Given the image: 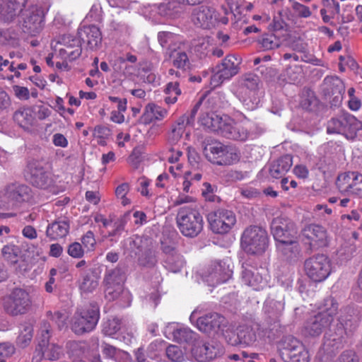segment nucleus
Here are the masks:
<instances>
[{
  "instance_id": "nucleus-1",
  "label": "nucleus",
  "mask_w": 362,
  "mask_h": 362,
  "mask_svg": "<svg viewBox=\"0 0 362 362\" xmlns=\"http://www.w3.org/2000/svg\"><path fill=\"white\" fill-rule=\"evenodd\" d=\"M343 320L341 317H339L340 323L332 329L331 323L322 318L321 315L315 314L305 321L302 332L305 337H317L328 329L324 337V346L327 347V350L332 351V349L339 348L344 341L346 329L342 322Z\"/></svg>"
},
{
  "instance_id": "nucleus-2",
  "label": "nucleus",
  "mask_w": 362,
  "mask_h": 362,
  "mask_svg": "<svg viewBox=\"0 0 362 362\" xmlns=\"http://www.w3.org/2000/svg\"><path fill=\"white\" fill-rule=\"evenodd\" d=\"M175 220L180 232L187 238L197 237L204 228L203 216L194 204L180 206Z\"/></svg>"
},
{
  "instance_id": "nucleus-3",
  "label": "nucleus",
  "mask_w": 362,
  "mask_h": 362,
  "mask_svg": "<svg viewBox=\"0 0 362 362\" xmlns=\"http://www.w3.org/2000/svg\"><path fill=\"white\" fill-rule=\"evenodd\" d=\"M259 83L258 76L251 72L242 75L238 79L237 97L247 110L256 109L260 103Z\"/></svg>"
},
{
  "instance_id": "nucleus-4",
  "label": "nucleus",
  "mask_w": 362,
  "mask_h": 362,
  "mask_svg": "<svg viewBox=\"0 0 362 362\" xmlns=\"http://www.w3.org/2000/svg\"><path fill=\"white\" fill-rule=\"evenodd\" d=\"M241 245L247 253L262 254L268 245L267 231L256 226L247 228L241 237Z\"/></svg>"
},
{
  "instance_id": "nucleus-5",
  "label": "nucleus",
  "mask_w": 362,
  "mask_h": 362,
  "mask_svg": "<svg viewBox=\"0 0 362 362\" xmlns=\"http://www.w3.org/2000/svg\"><path fill=\"white\" fill-rule=\"evenodd\" d=\"M99 320V310L95 305L78 308L72 319L71 329L77 334L92 331Z\"/></svg>"
},
{
  "instance_id": "nucleus-6",
  "label": "nucleus",
  "mask_w": 362,
  "mask_h": 362,
  "mask_svg": "<svg viewBox=\"0 0 362 362\" xmlns=\"http://www.w3.org/2000/svg\"><path fill=\"white\" fill-rule=\"evenodd\" d=\"M204 153L209 161L218 165H229L239 160L237 150L221 143H214L204 148Z\"/></svg>"
},
{
  "instance_id": "nucleus-7",
  "label": "nucleus",
  "mask_w": 362,
  "mask_h": 362,
  "mask_svg": "<svg viewBox=\"0 0 362 362\" xmlns=\"http://www.w3.org/2000/svg\"><path fill=\"white\" fill-rule=\"evenodd\" d=\"M211 230L216 234L228 233L236 223L234 212L226 209H217L208 214Z\"/></svg>"
},
{
  "instance_id": "nucleus-8",
  "label": "nucleus",
  "mask_w": 362,
  "mask_h": 362,
  "mask_svg": "<svg viewBox=\"0 0 362 362\" xmlns=\"http://www.w3.org/2000/svg\"><path fill=\"white\" fill-rule=\"evenodd\" d=\"M31 305L32 300L28 292L19 288L13 289L4 303L5 311L14 316L27 313Z\"/></svg>"
},
{
  "instance_id": "nucleus-9",
  "label": "nucleus",
  "mask_w": 362,
  "mask_h": 362,
  "mask_svg": "<svg viewBox=\"0 0 362 362\" xmlns=\"http://www.w3.org/2000/svg\"><path fill=\"white\" fill-rule=\"evenodd\" d=\"M304 266L306 274L316 282L325 280L331 272L330 261L324 255H314L308 258Z\"/></svg>"
},
{
  "instance_id": "nucleus-10",
  "label": "nucleus",
  "mask_w": 362,
  "mask_h": 362,
  "mask_svg": "<svg viewBox=\"0 0 362 362\" xmlns=\"http://www.w3.org/2000/svg\"><path fill=\"white\" fill-rule=\"evenodd\" d=\"M241 59L234 54L227 55L222 62L216 66V72L211 78V85L216 87L225 80L236 75L240 70Z\"/></svg>"
},
{
  "instance_id": "nucleus-11",
  "label": "nucleus",
  "mask_w": 362,
  "mask_h": 362,
  "mask_svg": "<svg viewBox=\"0 0 362 362\" xmlns=\"http://www.w3.org/2000/svg\"><path fill=\"white\" fill-rule=\"evenodd\" d=\"M271 230L274 239L279 243H292V240H297V228L287 218L277 217L274 218L271 224Z\"/></svg>"
},
{
  "instance_id": "nucleus-12",
  "label": "nucleus",
  "mask_w": 362,
  "mask_h": 362,
  "mask_svg": "<svg viewBox=\"0 0 362 362\" xmlns=\"http://www.w3.org/2000/svg\"><path fill=\"white\" fill-rule=\"evenodd\" d=\"M223 346L221 344L212 341L205 342L197 340L192 345V355L199 362H205L212 360L223 354Z\"/></svg>"
},
{
  "instance_id": "nucleus-13",
  "label": "nucleus",
  "mask_w": 362,
  "mask_h": 362,
  "mask_svg": "<svg viewBox=\"0 0 362 362\" xmlns=\"http://www.w3.org/2000/svg\"><path fill=\"white\" fill-rule=\"evenodd\" d=\"M3 196L14 204L24 202L33 203L31 189L24 184L11 182L7 184L2 190Z\"/></svg>"
},
{
  "instance_id": "nucleus-14",
  "label": "nucleus",
  "mask_w": 362,
  "mask_h": 362,
  "mask_svg": "<svg viewBox=\"0 0 362 362\" xmlns=\"http://www.w3.org/2000/svg\"><path fill=\"white\" fill-rule=\"evenodd\" d=\"M336 185L341 193L360 195L362 194V174L348 172L339 175Z\"/></svg>"
},
{
  "instance_id": "nucleus-15",
  "label": "nucleus",
  "mask_w": 362,
  "mask_h": 362,
  "mask_svg": "<svg viewBox=\"0 0 362 362\" xmlns=\"http://www.w3.org/2000/svg\"><path fill=\"white\" fill-rule=\"evenodd\" d=\"M27 180L35 187L45 189L51 183L49 173L38 160H30L27 165Z\"/></svg>"
},
{
  "instance_id": "nucleus-16",
  "label": "nucleus",
  "mask_w": 362,
  "mask_h": 362,
  "mask_svg": "<svg viewBox=\"0 0 362 362\" xmlns=\"http://www.w3.org/2000/svg\"><path fill=\"white\" fill-rule=\"evenodd\" d=\"M44 10L40 6H32L25 14L23 30L31 35H36L44 25Z\"/></svg>"
},
{
  "instance_id": "nucleus-17",
  "label": "nucleus",
  "mask_w": 362,
  "mask_h": 362,
  "mask_svg": "<svg viewBox=\"0 0 362 362\" xmlns=\"http://www.w3.org/2000/svg\"><path fill=\"white\" fill-rule=\"evenodd\" d=\"M231 270L221 262H214L202 275L203 279L211 286L227 281L231 276Z\"/></svg>"
},
{
  "instance_id": "nucleus-18",
  "label": "nucleus",
  "mask_w": 362,
  "mask_h": 362,
  "mask_svg": "<svg viewBox=\"0 0 362 362\" xmlns=\"http://www.w3.org/2000/svg\"><path fill=\"white\" fill-rule=\"evenodd\" d=\"M161 250L164 255V267L173 273L180 272L185 264V260L176 247L172 244L162 243Z\"/></svg>"
},
{
  "instance_id": "nucleus-19",
  "label": "nucleus",
  "mask_w": 362,
  "mask_h": 362,
  "mask_svg": "<svg viewBox=\"0 0 362 362\" xmlns=\"http://www.w3.org/2000/svg\"><path fill=\"white\" fill-rule=\"evenodd\" d=\"M226 323V320L223 316L214 313L199 317L197 325L201 332L210 333L223 330Z\"/></svg>"
},
{
  "instance_id": "nucleus-20",
  "label": "nucleus",
  "mask_w": 362,
  "mask_h": 362,
  "mask_svg": "<svg viewBox=\"0 0 362 362\" xmlns=\"http://www.w3.org/2000/svg\"><path fill=\"white\" fill-rule=\"evenodd\" d=\"M220 134L230 139L245 141L249 136V132L243 124L225 117V124H223Z\"/></svg>"
},
{
  "instance_id": "nucleus-21",
  "label": "nucleus",
  "mask_w": 362,
  "mask_h": 362,
  "mask_svg": "<svg viewBox=\"0 0 362 362\" xmlns=\"http://www.w3.org/2000/svg\"><path fill=\"white\" fill-rule=\"evenodd\" d=\"M303 236L309 240L311 247H324L327 244L326 230L319 225H310L303 230Z\"/></svg>"
},
{
  "instance_id": "nucleus-22",
  "label": "nucleus",
  "mask_w": 362,
  "mask_h": 362,
  "mask_svg": "<svg viewBox=\"0 0 362 362\" xmlns=\"http://www.w3.org/2000/svg\"><path fill=\"white\" fill-rule=\"evenodd\" d=\"M78 35L80 42L86 44L91 49L98 47L102 40L99 28L93 25L81 26L78 29Z\"/></svg>"
},
{
  "instance_id": "nucleus-23",
  "label": "nucleus",
  "mask_w": 362,
  "mask_h": 362,
  "mask_svg": "<svg viewBox=\"0 0 362 362\" xmlns=\"http://www.w3.org/2000/svg\"><path fill=\"white\" fill-rule=\"evenodd\" d=\"M215 13L214 8L201 6L194 10L192 20L197 26L209 29L214 25Z\"/></svg>"
},
{
  "instance_id": "nucleus-24",
  "label": "nucleus",
  "mask_w": 362,
  "mask_h": 362,
  "mask_svg": "<svg viewBox=\"0 0 362 362\" xmlns=\"http://www.w3.org/2000/svg\"><path fill=\"white\" fill-rule=\"evenodd\" d=\"M14 122L25 131H30L35 124L34 107H23L17 110L13 116Z\"/></svg>"
},
{
  "instance_id": "nucleus-25",
  "label": "nucleus",
  "mask_w": 362,
  "mask_h": 362,
  "mask_svg": "<svg viewBox=\"0 0 362 362\" xmlns=\"http://www.w3.org/2000/svg\"><path fill=\"white\" fill-rule=\"evenodd\" d=\"M338 307L337 300L333 297L329 296L320 303L317 314L332 325L338 313Z\"/></svg>"
},
{
  "instance_id": "nucleus-26",
  "label": "nucleus",
  "mask_w": 362,
  "mask_h": 362,
  "mask_svg": "<svg viewBox=\"0 0 362 362\" xmlns=\"http://www.w3.org/2000/svg\"><path fill=\"white\" fill-rule=\"evenodd\" d=\"M69 221L67 219H59L48 224L46 235L50 240H58L66 237L69 232Z\"/></svg>"
},
{
  "instance_id": "nucleus-27",
  "label": "nucleus",
  "mask_w": 362,
  "mask_h": 362,
  "mask_svg": "<svg viewBox=\"0 0 362 362\" xmlns=\"http://www.w3.org/2000/svg\"><path fill=\"white\" fill-rule=\"evenodd\" d=\"M342 120L344 123L342 134L345 135L346 138L353 139L356 136L358 132L362 130V122L354 115L344 112L342 113Z\"/></svg>"
},
{
  "instance_id": "nucleus-28",
  "label": "nucleus",
  "mask_w": 362,
  "mask_h": 362,
  "mask_svg": "<svg viewBox=\"0 0 362 362\" xmlns=\"http://www.w3.org/2000/svg\"><path fill=\"white\" fill-rule=\"evenodd\" d=\"M292 165V156L288 154L284 155L272 163L269 174L274 178H280L290 170Z\"/></svg>"
},
{
  "instance_id": "nucleus-29",
  "label": "nucleus",
  "mask_w": 362,
  "mask_h": 362,
  "mask_svg": "<svg viewBox=\"0 0 362 362\" xmlns=\"http://www.w3.org/2000/svg\"><path fill=\"white\" fill-rule=\"evenodd\" d=\"M324 85L328 94L334 95V104L340 103L344 93L343 82L337 77H327L324 80Z\"/></svg>"
},
{
  "instance_id": "nucleus-30",
  "label": "nucleus",
  "mask_w": 362,
  "mask_h": 362,
  "mask_svg": "<svg viewBox=\"0 0 362 362\" xmlns=\"http://www.w3.org/2000/svg\"><path fill=\"white\" fill-rule=\"evenodd\" d=\"M190 123L189 119L186 115L179 117L177 121L172 124L168 139L171 144H176L181 139L187 125Z\"/></svg>"
},
{
  "instance_id": "nucleus-31",
  "label": "nucleus",
  "mask_w": 362,
  "mask_h": 362,
  "mask_svg": "<svg viewBox=\"0 0 362 362\" xmlns=\"http://www.w3.org/2000/svg\"><path fill=\"white\" fill-rule=\"evenodd\" d=\"M26 0H7V2L1 11V15L6 21H11L23 11Z\"/></svg>"
},
{
  "instance_id": "nucleus-32",
  "label": "nucleus",
  "mask_w": 362,
  "mask_h": 362,
  "mask_svg": "<svg viewBox=\"0 0 362 362\" xmlns=\"http://www.w3.org/2000/svg\"><path fill=\"white\" fill-rule=\"evenodd\" d=\"M242 280L245 284L259 290L265 285V280L255 269L244 268L242 272Z\"/></svg>"
},
{
  "instance_id": "nucleus-33",
  "label": "nucleus",
  "mask_w": 362,
  "mask_h": 362,
  "mask_svg": "<svg viewBox=\"0 0 362 362\" xmlns=\"http://www.w3.org/2000/svg\"><path fill=\"white\" fill-rule=\"evenodd\" d=\"M138 256V264L141 267L153 268L157 264L156 253L148 244L144 247L142 251H139Z\"/></svg>"
},
{
  "instance_id": "nucleus-34",
  "label": "nucleus",
  "mask_w": 362,
  "mask_h": 362,
  "mask_svg": "<svg viewBox=\"0 0 362 362\" xmlns=\"http://www.w3.org/2000/svg\"><path fill=\"white\" fill-rule=\"evenodd\" d=\"M168 114V111L155 104H148L146 106L144 112L142 115L143 122L149 124L154 120H160Z\"/></svg>"
},
{
  "instance_id": "nucleus-35",
  "label": "nucleus",
  "mask_w": 362,
  "mask_h": 362,
  "mask_svg": "<svg viewBox=\"0 0 362 362\" xmlns=\"http://www.w3.org/2000/svg\"><path fill=\"white\" fill-rule=\"evenodd\" d=\"M201 123L211 131L220 134L223 124H225V117L223 118L214 112L207 113L201 118Z\"/></svg>"
},
{
  "instance_id": "nucleus-36",
  "label": "nucleus",
  "mask_w": 362,
  "mask_h": 362,
  "mask_svg": "<svg viewBox=\"0 0 362 362\" xmlns=\"http://www.w3.org/2000/svg\"><path fill=\"white\" fill-rule=\"evenodd\" d=\"M238 346L246 347L253 344L257 336L254 329L247 325H241L238 327Z\"/></svg>"
},
{
  "instance_id": "nucleus-37",
  "label": "nucleus",
  "mask_w": 362,
  "mask_h": 362,
  "mask_svg": "<svg viewBox=\"0 0 362 362\" xmlns=\"http://www.w3.org/2000/svg\"><path fill=\"white\" fill-rule=\"evenodd\" d=\"M280 346L282 350V356L284 358L288 357L293 353L296 352L300 346H303V343L293 336L288 335L284 337L281 342Z\"/></svg>"
},
{
  "instance_id": "nucleus-38",
  "label": "nucleus",
  "mask_w": 362,
  "mask_h": 362,
  "mask_svg": "<svg viewBox=\"0 0 362 362\" xmlns=\"http://www.w3.org/2000/svg\"><path fill=\"white\" fill-rule=\"evenodd\" d=\"M173 65L180 69L182 71H185L190 67V62L186 52L178 49H174L170 53Z\"/></svg>"
},
{
  "instance_id": "nucleus-39",
  "label": "nucleus",
  "mask_w": 362,
  "mask_h": 362,
  "mask_svg": "<svg viewBox=\"0 0 362 362\" xmlns=\"http://www.w3.org/2000/svg\"><path fill=\"white\" fill-rule=\"evenodd\" d=\"M173 339L180 343L194 344L197 341V334L188 327H181L173 332Z\"/></svg>"
},
{
  "instance_id": "nucleus-40",
  "label": "nucleus",
  "mask_w": 362,
  "mask_h": 362,
  "mask_svg": "<svg viewBox=\"0 0 362 362\" xmlns=\"http://www.w3.org/2000/svg\"><path fill=\"white\" fill-rule=\"evenodd\" d=\"M51 45L54 52H58L62 59L73 61L79 57L81 54L82 49L81 45H76V47L74 48H57V45H54V42H52Z\"/></svg>"
},
{
  "instance_id": "nucleus-41",
  "label": "nucleus",
  "mask_w": 362,
  "mask_h": 362,
  "mask_svg": "<svg viewBox=\"0 0 362 362\" xmlns=\"http://www.w3.org/2000/svg\"><path fill=\"white\" fill-rule=\"evenodd\" d=\"M277 247L287 259L297 257L300 252V247L297 240H292V243H278Z\"/></svg>"
},
{
  "instance_id": "nucleus-42",
  "label": "nucleus",
  "mask_w": 362,
  "mask_h": 362,
  "mask_svg": "<svg viewBox=\"0 0 362 362\" xmlns=\"http://www.w3.org/2000/svg\"><path fill=\"white\" fill-rule=\"evenodd\" d=\"M33 337V327L32 325L26 323L22 325V329L17 338L16 344L21 348L27 347L31 342Z\"/></svg>"
},
{
  "instance_id": "nucleus-43",
  "label": "nucleus",
  "mask_w": 362,
  "mask_h": 362,
  "mask_svg": "<svg viewBox=\"0 0 362 362\" xmlns=\"http://www.w3.org/2000/svg\"><path fill=\"white\" fill-rule=\"evenodd\" d=\"M146 240H143L141 238L136 236L135 238H128L123 242V247L125 250L130 252H134L137 255L139 251H142L144 247L146 245Z\"/></svg>"
},
{
  "instance_id": "nucleus-44",
  "label": "nucleus",
  "mask_w": 362,
  "mask_h": 362,
  "mask_svg": "<svg viewBox=\"0 0 362 362\" xmlns=\"http://www.w3.org/2000/svg\"><path fill=\"white\" fill-rule=\"evenodd\" d=\"M51 326L49 322H43L41 325L40 332L37 337V347L45 349L48 346L51 337Z\"/></svg>"
},
{
  "instance_id": "nucleus-45",
  "label": "nucleus",
  "mask_w": 362,
  "mask_h": 362,
  "mask_svg": "<svg viewBox=\"0 0 362 362\" xmlns=\"http://www.w3.org/2000/svg\"><path fill=\"white\" fill-rule=\"evenodd\" d=\"M124 280V274L120 267L111 270L105 275V282L106 284L122 286Z\"/></svg>"
},
{
  "instance_id": "nucleus-46",
  "label": "nucleus",
  "mask_w": 362,
  "mask_h": 362,
  "mask_svg": "<svg viewBox=\"0 0 362 362\" xmlns=\"http://www.w3.org/2000/svg\"><path fill=\"white\" fill-rule=\"evenodd\" d=\"M45 358L49 361H57L60 358L63 354L62 346L56 344L51 343L44 349Z\"/></svg>"
},
{
  "instance_id": "nucleus-47",
  "label": "nucleus",
  "mask_w": 362,
  "mask_h": 362,
  "mask_svg": "<svg viewBox=\"0 0 362 362\" xmlns=\"http://www.w3.org/2000/svg\"><path fill=\"white\" fill-rule=\"evenodd\" d=\"M342 114L331 118L327 124V134H341L343 132Z\"/></svg>"
},
{
  "instance_id": "nucleus-48",
  "label": "nucleus",
  "mask_w": 362,
  "mask_h": 362,
  "mask_svg": "<svg viewBox=\"0 0 362 362\" xmlns=\"http://www.w3.org/2000/svg\"><path fill=\"white\" fill-rule=\"evenodd\" d=\"M19 248L14 245H6L1 250L4 258L11 264L17 262Z\"/></svg>"
},
{
  "instance_id": "nucleus-49",
  "label": "nucleus",
  "mask_w": 362,
  "mask_h": 362,
  "mask_svg": "<svg viewBox=\"0 0 362 362\" xmlns=\"http://www.w3.org/2000/svg\"><path fill=\"white\" fill-rule=\"evenodd\" d=\"M54 45H57V48H74L76 45H79L80 40L70 35H64L59 37L58 40H53Z\"/></svg>"
},
{
  "instance_id": "nucleus-50",
  "label": "nucleus",
  "mask_w": 362,
  "mask_h": 362,
  "mask_svg": "<svg viewBox=\"0 0 362 362\" xmlns=\"http://www.w3.org/2000/svg\"><path fill=\"white\" fill-rule=\"evenodd\" d=\"M296 351L293 353L286 359H284L286 362H309L310 355L308 351L305 347L300 346Z\"/></svg>"
},
{
  "instance_id": "nucleus-51",
  "label": "nucleus",
  "mask_w": 362,
  "mask_h": 362,
  "mask_svg": "<svg viewBox=\"0 0 362 362\" xmlns=\"http://www.w3.org/2000/svg\"><path fill=\"white\" fill-rule=\"evenodd\" d=\"M259 43L264 49H272L279 46V40L274 35L265 34L259 38Z\"/></svg>"
},
{
  "instance_id": "nucleus-52",
  "label": "nucleus",
  "mask_w": 362,
  "mask_h": 362,
  "mask_svg": "<svg viewBox=\"0 0 362 362\" xmlns=\"http://www.w3.org/2000/svg\"><path fill=\"white\" fill-rule=\"evenodd\" d=\"M98 286V282L93 276L86 275L83 276L80 284V289L82 293H89L93 292Z\"/></svg>"
},
{
  "instance_id": "nucleus-53",
  "label": "nucleus",
  "mask_w": 362,
  "mask_h": 362,
  "mask_svg": "<svg viewBox=\"0 0 362 362\" xmlns=\"http://www.w3.org/2000/svg\"><path fill=\"white\" fill-rule=\"evenodd\" d=\"M107 287L105 290V298L108 300H114L117 299L120 294L126 295L123 291V286H115L112 284H106Z\"/></svg>"
},
{
  "instance_id": "nucleus-54",
  "label": "nucleus",
  "mask_w": 362,
  "mask_h": 362,
  "mask_svg": "<svg viewBox=\"0 0 362 362\" xmlns=\"http://www.w3.org/2000/svg\"><path fill=\"white\" fill-rule=\"evenodd\" d=\"M176 35L168 31L159 32L158 34V40L163 48L171 49V44L175 40Z\"/></svg>"
},
{
  "instance_id": "nucleus-55",
  "label": "nucleus",
  "mask_w": 362,
  "mask_h": 362,
  "mask_svg": "<svg viewBox=\"0 0 362 362\" xmlns=\"http://www.w3.org/2000/svg\"><path fill=\"white\" fill-rule=\"evenodd\" d=\"M166 355L173 362H181L185 358L181 349L175 345H170L167 347Z\"/></svg>"
},
{
  "instance_id": "nucleus-56",
  "label": "nucleus",
  "mask_w": 362,
  "mask_h": 362,
  "mask_svg": "<svg viewBox=\"0 0 362 362\" xmlns=\"http://www.w3.org/2000/svg\"><path fill=\"white\" fill-rule=\"evenodd\" d=\"M120 329V320L117 318L108 320L103 324V332L105 335L112 336Z\"/></svg>"
},
{
  "instance_id": "nucleus-57",
  "label": "nucleus",
  "mask_w": 362,
  "mask_h": 362,
  "mask_svg": "<svg viewBox=\"0 0 362 362\" xmlns=\"http://www.w3.org/2000/svg\"><path fill=\"white\" fill-rule=\"evenodd\" d=\"M48 317L50 318L51 320L54 322L59 329H62L66 325V321L67 320V315L65 313H62L60 311H56L52 313V311H48L47 313Z\"/></svg>"
},
{
  "instance_id": "nucleus-58",
  "label": "nucleus",
  "mask_w": 362,
  "mask_h": 362,
  "mask_svg": "<svg viewBox=\"0 0 362 362\" xmlns=\"http://www.w3.org/2000/svg\"><path fill=\"white\" fill-rule=\"evenodd\" d=\"M110 136V129L102 126H97L93 130V136L98 139V143L104 146L105 139Z\"/></svg>"
},
{
  "instance_id": "nucleus-59",
  "label": "nucleus",
  "mask_w": 362,
  "mask_h": 362,
  "mask_svg": "<svg viewBox=\"0 0 362 362\" xmlns=\"http://www.w3.org/2000/svg\"><path fill=\"white\" fill-rule=\"evenodd\" d=\"M14 352L15 348L10 343H0V362H7L6 358L11 356Z\"/></svg>"
},
{
  "instance_id": "nucleus-60",
  "label": "nucleus",
  "mask_w": 362,
  "mask_h": 362,
  "mask_svg": "<svg viewBox=\"0 0 362 362\" xmlns=\"http://www.w3.org/2000/svg\"><path fill=\"white\" fill-rule=\"evenodd\" d=\"M102 352L106 358L116 360L122 351L109 344L103 343Z\"/></svg>"
},
{
  "instance_id": "nucleus-61",
  "label": "nucleus",
  "mask_w": 362,
  "mask_h": 362,
  "mask_svg": "<svg viewBox=\"0 0 362 362\" xmlns=\"http://www.w3.org/2000/svg\"><path fill=\"white\" fill-rule=\"evenodd\" d=\"M223 335L226 340V341L230 344L231 346H238V328L236 329V332L230 330V329H224L223 328Z\"/></svg>"
},
{
  "instance_id": "nucleus-62",
  "label": "nucleus",
  "mask_w": 362,
  "mask_h": 362,
  "mask_svg": "<svg viewBox=\"0 0 362 362\" xmlns=\"http://www.w3.org/2000/svg\"><path fill=\"white\" fill-rule=\"evenodd\" d=\"M81 242L84 247L87 248L88 250H93L96 244V240L93 233L91 230L87 231L82 236Z\"/></svg>"
},
{
  "instance_id": "nucleus-63",
  "label": "nucleus",
  "mask_w": 362,
  "mask_h": 362,
  "mask_svg": "<svg viewBox=\"0 0 362 362\" xmlns=\"http://www.w3.org/2000/svg\"><path fill=\"white\" fill-rule=\"evenodd\" d=\"M67 252L68 254L74 258H81L84 254L82 245L78 242L70 244L68 247Z\"/></svg>"
},
{
  "instance_id": "nucleus-64",
  "label": "nucleus",
  "mask_w": 362,
  "mask_h": 362,
  "mask_svg": "<svg viewBox=\"0 0 362 362\" xmlns=\"http://www.w3.org/2000/svg\"><path fill=\"white\" fill-rule=\"evenodd\" d=\"M335 362H359V359L354 351L347 350L343 351Z\"/></svg>"
}]
</instances>
